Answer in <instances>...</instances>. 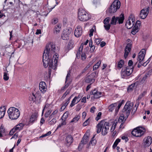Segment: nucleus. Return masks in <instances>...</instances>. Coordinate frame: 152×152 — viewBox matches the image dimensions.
<instances>
[{"instance_id": "f257e3e1", "label": "nucleus", "mask_w": 152, "mask_h": 152, "mask_svg": "<svg viewBox=\"0 0 152 152\" xmlns=\"http://www.w3.org/2000/svg\"><path fill=\"white\" fill-rule=\"evenodd\" d=\"M56 48L53 43L47 44L43 56V62L45 67L49 66L53 69H56L57 66V59L58 57V54L55 53Z\"/></svg>"}, {"instance_id": "f03ea898", "label": "nucleus", "mask_w": 152, "mask_h": 152, "mask_svg": "<svg viewBox=\"0 0 152 152\" xmlns=\"http://www.w3.org/2000/svg\"><path fill=\"white\" fill-rule=\"evenodd\" d=\"M109 127V122H105L104 120H101L96 125V132L99 134L102 131V134L105 135L108 133Z\"/></svg>"}, {"instance_id": "7ed1b4c3", "label": "nucleus", "mask_w": 152, "mask_h": 152, "mask_svg": "<svg viewBox=\"0 0 152 152\" xmlns=\"http://www.w3.org/2000/svg\"><path fill=\"white\" fill-rule=\"evenodd\" d=\"M121 6L120 2L118 0H115L110 6L106 11L107 13L112 15L119 9Z\"/></svg>"}, {"instance_id": "20e7f679", "label": "nucleus", "mask_w": 152, "mask_h": 152, "mask_svg": "<svg viewBox=\"0 0 152 152\" xmlns=\"http://www.w3.org/2000/svg\"><path fill=\"white\" fill-rule=\"evenodd\" d=\"M9 118L12 120L17 119L20 115L19 110L14 107H11L7 111Z\"/></svg>"}, {"instance_id": "39448f33", "label": "nucleus", "mask_w": 152, "mask_h": 152, "mask_svg": "<svg viewBox=\"0 0 152 152\" xmlns=\"http://www.w3.org/2000/svg\"><path fill=\"white\" fill-rule=\"evenodd\" d=\"M78 15L79 19L83 21H87L90 18L89 14L82 8L79 9Z\"/></svg>"}, {"instance_id": "423d86ee", "label": "nucleus", "mask_w": 152, "mask_h": 152, "mask_svg": "<svg viewBox=\"0 0 152 152\" xmlns=\"http://www.w3.org/2000/svg\"><path fill=\"white\" fill-rule=\"evenodd\" d=\"M133 105V103H131L130 101H128L126 102L124 108L122 110L123 113L125 114L126 118L129 115Z\"/></svg>"}, {"instance_id": "0eeeda50", "label": "nucleus", "mask_w": 152, "mask_h": 152, "mask_svg": "<svg viewBox=\"0 0 152 152\" xmlns=\"http://www.w3.org/2000/svg\"><path fill=\"white\" fill-rule=\"evenodd\" d=\"M145 131V130L144 128L139 127L134 129L131 134L134 136L140 137L144 134Z\"/></svg>"}, {"instance_id": "6e6552de", "label": "nucleus", "mask_w": 152, "mask_h": 152, "mask_svg": "<svg viewBox=\"0 0 152 152\" xmlns=\"http://www.w3.org/2000/svg\"><path fill=\"white\" fill-rule=\"evenodd\" d=\"M145 54V49H142L138 53V57L137 59V61L135 64L134 66H135L138 61H139V63L141 64L142 62L144 61Z\"/></svg>"}, {"instance_id": "1a4fd4ad", "label": "nucleus", "mask_w": 152, "mask_h": 152, "mask_svg": "<svg viewBox=\"0 0 152 152\" xmlns=\"http://www.w3.org/2000/svg\"><path fill=\"white\" fill-rule=\"evenodd\" d=\"M149 7L144 8L141 10L139 14V17L142 19H145L147 16L149 11Z\"/></svg>"}, {"instance_id": "9d476101", "label": "nucleus", "mask_w": 152, "mask_h": 152, "mask_svg": "<svg viewBox=\"0 0 152 152\" xmlns=\"http://www.w3.org/2000/svg\"><path fill=\"white\" fill-rule=\"evenodd\" d=\"M88 134V133H86L84 134L78 146V149H81L83 147V145L86 144L87 142L88 141L89 137Z\"/></svg>"}, {"instance_id": "9b49d317", "label": "nucleus", "mask_w": 152, "mask_h": 152, "mask_svg": "<svg viewBox=\"0 0 152 152\" xmlns=\"http://www.w3.org/2000/svg\"><path fill=\"white\" fill-rule=\"evenodd\" d=\"M134 19L133 18H129L126 23L125 26L128 29L131 28L134 24Z\"/></svg>"}, {"instance_id": "f8f14e48", "label": "nucleus", "mask_w": 152, "mask_h": 152, "mask_svg": "<svg viewBox=\"0 0 152 152\" xmlns=\"http://www.w3.org/2000/svg\"><path fill=\"white\" fill-rule=\"evenodd\" d=\"M138 25L139 26L141 25L140 22L139 20H137L136 21L135 25L132 30L131 33L132 34L135 35L136 33L138 31L139 29L138 28Z\"/></svg>"}, {"instance_id": "ddd939ff", "label": "nucleus", "mask_w": 152, "mask_h": 152, "mask_svg": "<svg viewBox=\"0 0 152 152\" xmlns=\"http://www.w3.org/2000/svg\"><path fill=\"white\" fill-rule=\"evenodd\" d=\"M82 28L80 26H77L75 28L74 31L75 36L77 37H79L82 35Z\"/></svg>"}, {"instance_id": "4468645a", "label": "nucleus", "mask_w": 152, "mask_h": 152, "mask_svg": "<svg viewBox=\"0 0 152 152\" xmlns=\"http://www.w3.org/2000/svg\"><path fill=\"white\" fill-rule=\"evenodd\" d=\"M39 88L41 92L43 94L45 93L47 90L46 85L45 82L44 81L40 82L39 85Z\"/></svg>"}, {"instance_id": "2eb2a0df", "label": "nucleus", "mask_w": 152, "mask_h": 152, "mask_svg": "<svg viewBox=\"0 0 152 152\" xmlns=\"http://www.w3.org/2000/svg\"><path fill=\"white\" fill-rule=\"evenodd\" d=\"M132 44L130 43H128L125 48L124 57L126 58L128 55L129 53L130 52L132 48Z\"/></svg>"}, {"instance_id": "dca6fc26", "label": "nucleus", "mask_w": 152, "mask_h": 152, "mask_svg": "<svg viewBox=\"0 0 152 152\" xmlns=\"http://www.w3.org/2000/svg\"><path fill=\"white\" fill-rule=\"evenodd\" d=\"M143 141L145 145L149 146L152 143V138L151 136H148L145 138Z\"/></svg>"}, {"instance_id": "f3484780", "label": "nucleus", "mask_w": 152, "mask_h": 152, "mask_svg": "<svg viewBox=\"0 0 152 152\" xmlns=\"http://www.w3.org/2000/svg\"><path fill=\"white\" fill-rule=\"evenodd\" d=\"M138 83L139 82L137 81L134 83H133L131 85H129L127 88V92H130L132 91L135 86H137L138 85Z\"/></svg>"}, {"instance_id": "a211bd4d", "label": "nucleus", "mask_w": 152, "mask_h": 152, "mask_svg": "<svg viewBox=\"0 0 152 152\" xmlns=\"http://www.w3.org/2000/svg\"><path fill=\"white\" fill-rule=\"evenodd\" d=\"M38 117L37 115L35 113L32 114L30 117L29 121L30 123H33L37 120Z\"/></svg>"}, {"instance_id": "6ab92c4d", "label": "nucleus", "mask_w": 152, "mask_h": 152, "mask_svg": "<svg viewBox=\"0 0 152 152\" xmlns=\"http://www.w3.org/2000/svg\"><path fill=\"white\" fill-rule=\"evenodd\" d=\"M6 109L5 106L1 107L0 108V118H3Z\"/></svg>"}, {"instance_id": "aec40b11", "label": "nucleus", "mask_w": 152, "mask_h": 152, "mask_svg": "<svg viewBox=\"0 0 152 152\" xmlns=\"http://www.w3.org/2000/svg\"><path fill=\"white\" fill-rule=\"evenodd\" d=\"M95 81V80L91 76V75H89L86 78L85 80V82L87 83H89L91 82L94 83Z\"/></svg>"}, {"instance_id": "412c9836", "label": "nucleus", "mask_w": 152, "mask_h": 152, "mask_svg": "<svg viewBox=\"0 0 152 152\" xmlns=\"http://www.w3.org/2000/svg\"><path fill=\"white\" fill-rule=\"evenodd\" d=\"M66 140L67 143L70 145L73 142V139L71 135H69L66 137Z\"/></svg>"}, {"instance_id": "4be33fe9", "label": "nucleus", "mask_w": 152, "mask_h": 152, "mask_svg": "<svg viewBox=\"0 0 152 152\" xmlns=\"http://www.w3.org/2000/svg\"><path fill=\"white\" fill-rule=\"evenodd\" d=\"M125 69V72L126 73V75L128 76L130 75L132 72L133 71V67L132 68L129 67H127Z\"/></svg>"}, {"instance_id": "5701e85b", "label": "nucleus", "mask_w": 152, "mask_h": 152, "mask_svg": "<svg viewBox=\"0 0 152 152\" xmlns=\"http://www.w3.org/2000/svg\"><path fill=\"white\" fill-rule=\"evenodd\" d=\"M117 21L119 24L122 23L124 19V16L123 14H121L120 17H117Z\"/></svg>"}, {"instance_id": "b1692460", "label": "nucleus", "mask_w": 152, "mask_h": 152, "mask_svg": "<svg viewBox=\"0 0 152 152\" xmlns=\"http://www.w3.org/2000/svg\"><path fill=\"white\" fill-rule=\"evenodd\" d=\"M117 105V102L115 103L110 105L108 107L109 110L110 112H112L115 108V107Z\"/></svg>"}, {"instance_id": "393cba45", "label": "nucleus", "mask_w": 152, "mask_h": 152, "mask_svg": "<svg viewBox=\"0 0 152 152\" xmlns=\"http://www.w3.org/2000/svg\"><path fill=\"white\" fill-rule=\"evenodd\" d=\"M83 48V45H81L79 48L78 51L77 52L76 54V57L77 58L79 59L80 56V52L82 51Z\"/></svg>"}, {"instance_id": "a878e982", "label": "nucleus", "mask_w": 152, "mask_h": 152, "mask_svg": "<svg viewBox=\"0 0 152 152\" xmlns=\"http://www.w3.org/2000/svg\"><path fill=\"white\" fill-rule=\"evenodd\" d=\"M23 126L24 125L22 123H20L18 125H17L14 128L15 129V131L18 130L20 131L22 129Z\"/></svg>"}, {"instance_id": "bb28decb", "label": "nucleus", "mask_w": 152, "mask_h": 152, "mask_svg": "<svg viewBox=\"0 0 152 152\" xmlns=\"http://www.w3.org/2000/svg\"><path fill=\"white\" fill-rule=\"evenodd\" d=\"M121 77L122 78H127V76H128L127 75H126V73L125 72V69L123 68L121 70Z\"/></svg>"}, {"instance_id": "cd10ccee", "label": "nucleus", "mask_w": 152, "mask_h": 152, "mask_svg": "<svg viewBox=\"0 0 152 152\" xmlns=\"http://www.w3.org/2000/svg\"><path fill=\"white\" fill-rule=\"evenodd\" d=\"M124 61L123 60L121 59L118 63L117 67L119 69H121L123 66L124 64Z\"/></svg>"}, {"instance_id": "c85d7f7f", "label": "nucleus", "mask_w": 152, "mask_h": 152, "mask_svg": "<svg viewBox=\"0 0 152 152\" xmlns=\"http://www.w3.org/2000/svg\"><path fill=\"white\" fill-rule=\"evenodd\" d=\"M73 41L72 40H70L67 46V48L68 50H70L73 48Z\"/></svg>"}, {"instance_id": "c756f323", "label": "nucleus", "mask_w": 152, "mask_h": 152, "mask_svg": "<svg viewBox=\"0 0 152 152\" xmlns=\"http://www.w3.org/2000/svg\"><path fill=\"white\" fill-rule=\"evenodd\" d=\"M72 31V29L71 28H66V29L64 30L63 32V34L69 36V35L71 33Z\"/></svg>"}, {"instance_id": "7c9ffc66", "label": "nucleus", "mask_w": 152, "mask_h": 152, "mask_svg": "<svg viewBox=\"0 0 152 152\" xmlns=\"http://www.w3.org/2000/svg\"><path fill=\"white\" fill-rule=\"evenodd\" d=\"M70 83L71 81H70L67 82L66 83H65V86L61 88V91H64L66 89L69 87Z\"/></svg>"}, {"instance_id": "2f4dec72", "label": "nucleus", "mask_w": 152, "mask_h": 152, "mask_svg": "<svg viewBox=\"0 0 152 152\" xmlns=\"http://www.w3.org/2000/svg\"><path fill=\"white\" fill-rule=\"evenodd\" d=\"M117 21V17L113 16L112 18L110 24L111 25H116Z\"/></svg>"}, {"instance_id": "473e14b6", "label": "nucleus", "mask_w": 152, "mask_h": 152, "mask_svg": "<svg viewBox=\"0 0 152 152\" xmlns=\"http://www.w3.org/2000/svg\"><path fill=\"white\" fill-rule=\"evenodd\" d=\"M5 132V129L4 127V126L2 125L0 126V137H3L2 133H4Z\"/></svg>"}, {"instance_id": "72a5a7b5", "label": "nucleus", "mask_w": 152, "mask_h": 152, "mask_svg": "<svg viewBox=\"0 0 152 152\" xmlns=\"http://www.w3.org/2000/svg\"><path fill=\"white\" fill-rule=\"evenodd\" d=\"M101 61L99 60V61L97 63L95 64L93 66V70H95L97 69L98 67H99L100 65L101 64Z\"/></svg>"}, {"instance_id": "f704fd0d", "label": "nucleus", "mask_w": 152, "mask_h": 152, "mask_svg": "<svg viewBox=\"0 0 152 152\" xmlns=\"http://www.w3.org/2000/svg\"><path fill=\"white\" fill-rule=\"evenodd\" d=\"M74 99H73L72 100L71 102V103L70 105V106L71 107H72L75 104H76L79 101V99H75V101L74 100L73 101Z\"/></svg>"}, {"instance_id": "c9c22d12", "label": "nucleus", "mask_w": 152, "mask_h": 152, "mask_svg": "<svg viewBox=\"0 0 152 152\" xmlns=\"http://www.w3.org/2000/svg\"><path fill=\"white\" fill-rule=\"evenodd\" d=\"M68 104V102H63L61 104L62 106L60 109V110L61 111L63 110Z\"/></svg>"}, {"instance_id": "e433bc0d", "label": "nucleus", "mask_w": 152, "mask_h": 152, "mask_svg": "<svg viewBox=\"0 0 152 152\" xmlns=\"http://www.w3.org/2000/svg\"><path fill=\"white\" fill-rule=\"evenodd\" d=\"M61 27L60 25L56 26L54 30V31L56 32V33H58L61 29Z\"/></svg>"}, {"instance_id": "4c0bfd02", "label": "nucleus", "mask_w": 152, "mask_h": 152, "mask_svg": "<svg viewBox=\"0 0 152 152\" xmlns=\"http://www.w3.org/2000/svg\"><path fill=\"white\" fill-rule=\"evenodd\" d=\"M120 141L121 139L119 138H118L115 140L113 146V148L114 149H115V148L117 146L118 143L120 142Z\"/></svg>"}, {"instance_id": "58836bf2", "label": "nucleus", "mask_w": 152, "mask_h": 152, "mask_svg": "<svg viewBox=\"0 0 152 152\" xmlns=\"http://www.w3.org/2000/svg\"><path fill=\"white\" fill-rule=\"evenodd\" d=\"M80 116L79 115H76L74 118L72 119L71 122H76L80 119Z\"/></svg>"}, {"instance_id": "ea45409f", "label": "nucleus", "mask_w": 152, "mask_h": 152, "mask_svg": "<svg viewBox=\"0 0 152 152\" xmlns=\"http://www.w3.org/2000/svg\"><path fill=\"white\" fill-rule=\"evenodd\" d=\"M70 91V90L67 89L61 97V99L62 100L64 99L66 97V96L69 94Z\"/></svg>"}, {"instance_id": "a19ab883", "label": "nucleus", "mask_w": 152, "mask_h": 152, "mask_svg": "<svg viewBox=\"0 0 152 152\" xmlns=\"http://www.w3.org/2000/svg\"><path fill=\"white\" fill-rule=\"evenodd\" d=\"M69 112L68 111H66L64 114L61 117V120H66V119L68 118L69 115Z\"/></svg>"}, {"instance_id": "79ce46f5", "label": "nucleus", "mask_w": 152, "mask_h": 152, "mask_svg": "<svg viewBox=\"0 0 152 152\" xmlns=\"http://www.w3.org/2000/svg\"><path fill=\"white\" fill-rule=\"evenodd\" d=\"M70 70H69L68 71L66 77V80H65V83H66V82L67 81H69V77L70 76Z\"/></svg>"}, {"instance_id": "37998d69", "label": "nucleus", "mask_w": 152, "mask_h": 152, "mask_svg": "<svg viewBox=\"0 0 152 152\" xmlns=\"http://www.w3.org/2000/svg\"><path fill=\"white\" fill-rule=\"evenodd\" d=\"M102 94V92L98 91L94 96V98L96 99L99 98L101 97Z\"/></svg>"}, {"instance_id": "c03bdc74", "label": "nucleus", "mask_w": 152, "mask_h": 152, "mask_svg": "<svg viewBox=\"0 0 152 152\" xmlns=\"http://www.w3.org/2000/svg\"><path fill=\"white\" fill-rule=\"evenodd\" d=\"M148 74H145V75L143 77H142L141 80H140V82L141 83H143L145 81V80L147 78L148 76Z\"/></svg>"}, {"instance_id": "a18cd8bd", "label": "nucleus", "mask_w": 152, "mask_h": 152, "mask_svg": "<svg viewBox=\"0 0 152 152\" xmlns=\"http://www.w3.org/2000/svg\"><path fill=\"white\" fill-rule=\"evenodd\" d=\"M95 135H94L92 138L91 140L90 141V143H91L92 145H95L96 142V140L94 139Z\"/></svg>"}, {"instance_id": "49530a36", "label": "nucleus", "mask_w": 152, "mask_h": 152, "mask_svg": "<svg viewBox=\"0 0 152 152\" xmlns=\"http://www.w3.org/2000/svg\"><path fill=\"white\" fill-rule=\"evenodd\" d=\"M61 37L64 40H67L69 39V36L63 34L61 35Z\"/></svg>"}, {"instance_id": "de8ad7c7", "label": "nucleus", "mask_w": 152, "mask_h": 152, "mask_svg": "<svg viewBox=\"0 0 152 152\" xmlns=\"http://www.w3.org/2000/svg\"><path fill=\"white\" fill-rule=\"evenodd\" d=\"M8 74L6 72H4L3 79L5 80H7L9 79V77L8 76Z\"/></svg>"}, {"instance_id": "09e8293b", "label": "nucleus", "mask_w": 152, "mask_h": 152, "mask_svg": "<svg viewBox=\"0 0 152 152\" xmlns=\"http://www.w3.org/2000/svg\"><path fill=\"white\" fill-rule=\"evenodd\" d=\"M110 20V18L109 17L106 18L104 20V24H110L109 23V21Z\"/></svg>"}, {"instance_id": "8fccbe9b", "label": "nucleus", "mask_w": 152, "mask_h": 152, "mask_svg": "<svg viewBox=\"0 0 152 152\" xmlns=\"http://www.w3.org/2000/svg\"><path fill=\"white\" fill-rule=\"evenodd\" d=\"M58 21V19L57 18H54L52 20L51 23L53 24H55Z\"/></svg>"}, {"instance_id": "3c124183", "label": "nucleus", "mask_w": 152, "mask_h": 152, "mask_svg": "<svg viewBox=\"0 0 152 152\" xmlns=\"http://www.w3.org/2000/svg\"><path fill=\"white\" fill-rule=\"evenodd\" d=\"M90 122V118H89L83 123V126H87L89 124Z\"/></svg>"}, {"instance_id": "603ef678", "label": "nucleus", "mask_w": 152, "mask_h": 152, "mask_svg": "<svg viewBox=\"0 0 152 152\" xmlns=\"http://www.w3.org/2000/svg\"><path fill=\"white\" fill-rule=\"evenodd\" d=\"M102 114V113L101 112H99L98 113V114L96 116V118H95V120L96 121H98L99 119H100L101 118Z\"/></svg>"}, {"instance_id": "864d4df0", "label": "nucleus", "mask_w": 152, "mask_h": 152, "mask_svg": "<svg viewBox=\"0 0 152 152\" xmlns=\"http://www.w3.org/2000/svg\"><path fill=\"white\" fill-rule=\"evenodd\" d=\"M56 122V120L55 118H53L52 120L49 122V124L52 125L55 124Z\"/></svg>"}, {"instance_id": "5fc2aeb1", "label": "nucleus", "mask_w": 152, "mask_h": 152, "mask_svg": "<svg viewBox=\"0 0 152 152\" xmlns=\"http://www.w3.org/2000/svg\"><path fill=\"white\" fill-rule=\"evenodd\" d=\"M110 24H104V27L105 29L107 30L108 31L110 29Z\"/></svg>"}, {"instance_id": "6e6d98bb", "label": "nucleus", "mask_w": 152, "mask_h": 152, "mask_svg": "<svg viewBox=\"0 0 152 152\" xmlns=\"http://www.w3.org/2000/svg\"><path fill=\"white\" fill-rule=\"evenodd\" d=\"M125 101L124 100H122V101H121V102H119V104L118 105V106H117V107H118V108H120L121 107V105L124 104V103Z\"/></svg>"}, {"instance_id": "4d7b16f0", "label": "nucleus", "mask_w": 152, "mask_h": 152, "mask_svg": "<svg viewBox=\"0 0 152 152\" xmlns=\"http://www.w3.org/2000/svg\"><path fill=\"white\" fill-rule=\"evenodd\" d=\"M146 93V92L144 91L143 92L140 94L138 97V100H140L141 99V98L144 96L145 94Z\"/></svg>"}, {"instance_id": "13d9d810", "label": "nucleus", "mask_w": 152, "mask_h": 152, "mask_svg": "<svg viewBox=\"0 0 152 152\" xmlns=\"http://www.w3.org/2000/svg\"><path fill=\"white\" fill-rule=\"evenodd\" d=\"M51 112V110H48L46 112L45 115V117L46 118L48 117Z\"/></svg>"}, {"instance_id": "bf43d9fd", "label": "nucleus", "mask_w": 152, "mask_h": 152, "mask_svg": "<svg viewBox=\"0 0 152 152\" xmlns=\"http://www.w3.org/2000/svg\"><path fill=\"white\" fill-rule=\"evenodd\" d=\"M95 41L96 44L98 45L100 43L102 40L100 39L97 38L95 39Z\"/></svg>"}, {"instance_id": "052dcab7", "label": "nucleus", "mask_w": 152, "mask_h": 152, "mask_svg": "<svg viewBox=\"0 0 152 152\" xmlns=\"http://www.w3.org/2000/svg\"><path fill=\"white\" fill-rule=\"evenodd\" d=\"M98 74V73L96 71H95L93 73H92L91 74V76L93 77H94L97 76V75Z\"/></svg>"}, {"instance_id": "680f3d73", "label": "nucleus", "mask_w": 152, "mask_h": 152, "mask_svg": "<svg viewBox=\"0 0 152 152\" xmlns=\"http://www.w3.org/2000/svg\"><path fill=\"white\" fill-rule=\"evenodd\" d=\"M81 96L80 95H79L77 96H75L74 98L73 101H74V100L75 101L76 100H75L77 99H79V101H80L81 100Z\"/></svg>"}, {"instance_id": "e2e57ef3", "label": "nucleus", "mask_w": 152, "mask_h": 152, "mask_svg": "<svg viewBox=\"0 0 152 152\" xmlns=\"http://www.w3.org/2000/svg\"><path fill=\"white\" fill-rule=\"evenodd\" d=\"M15 129L14 128L11 130L10 133L9 134L10 135H12L15 132Z\"/></svg>"}, {"instance_id": "0e129e2a", "label": "nucleus", "mask_w": 152, "mask_h": 152, "mask_svg": "<svg viewBox=\"0 0 152 152\" xmlns=\"http://www.w3.org/2000/svg\"><path fill=\"white\" fill-rule=\"evenodd\" d=\"M81 107H82L81 105H80L79 104H78L76 108V111H79L81 109Z\"/></svg>"}, {"instance_id": "69168bd1", "label": "nucleus", "mask_w": 152, "mask_h": 152, "mask_svg": "<svg viewBox=\"0 0 152 152\" xmlns=\"http://www.w3.org/2000/svg\"><path fill=\"white\" fill-rule=\"evenodd\" d=\"M98 91L97 90H96V89H94L93 91H91L90 92V94L91 95H94H94Z\"/></svg>"}, {"instance_id": "338daca9", "label": "nucleus", "mask_w": 152, "mask_h": 152, "mask_svg": "<svg viewBox=\"0 0 152 152\" xmlns=\"http://www.w3.org/2000/svg\"><path fill=\"white\" fill-rule=\"evenodd\" d=\"M116 123H114V124H113L111 129V132H112L114 130L115 128V126H116Z\"/></svg>"}, {"instance_id": "774afa93", "label": "nucleus", "mask_w": 152, "mask_h": 152, "mask_svg": "<svg viewBox=\"0 0 152 152\" xmlns=\"http://www.w3.org/2000/svg\"><path fill=\"white\" fill-rule=\"evenodd\" d=\"M94 29L93 28H92L90 30V34L89 36L90 37H91L93 35V33L94 31Z\"/></svg>"}]
</instances>
